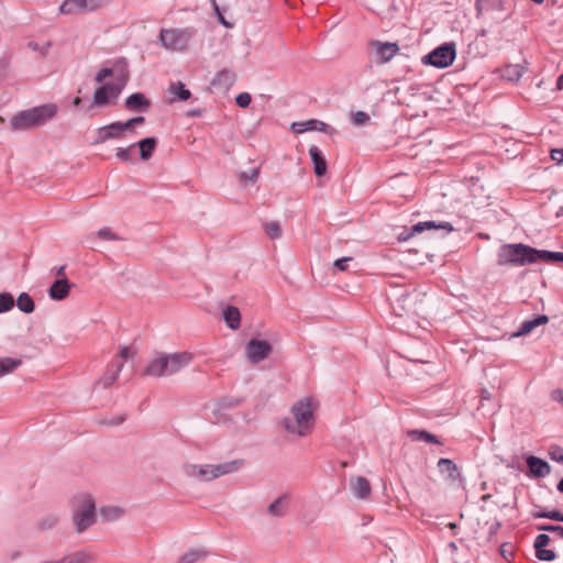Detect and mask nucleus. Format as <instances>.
Returning <instances> with one entry per match:
<instances>
[{
	"mask_svg": "<svg viewBox=\"0 0 563 563\" xmlns=\"http://www.w3.org/2000/svg\"><path fill=\"white\" fill-rule=\"evenodd\" d=\"M527 70L526 63L523 64H510L501 70L503 79L510 82H518Z\"/></svg>",
	"mask_w": 563,
	"mask_h": 563,
	"instance_id": "412c9836",
	"label": "nucleus"
},
{
	"mask_svg": "<svg viewBox=\"0 0 563 563\" xmlns=\"http://www.w3.org/2000/svg\"><path fill=\"white\" fill-rule=\"evenodd\" d=\"M538 530H541V531H548V532H553V533H555L558 537H560L561 539H563V527H562V526H554V525H541V526H538Z\"/></svg>",
	"mask_w": 563,
	"mask_h": 563,
	"instance_id": "3c124183",
	"label": "nucleus"
},
{
	"mask_svg": "<svg viewBox=\"0 0 563 563\" xmlns=\"http://www.w3.org/2000/svg\"><path fill=\"white\" fill-rule=\"evenodd\" d=\"M97 236L104 241H119L121 238L117 235L110 228H101L97 231Z\"/></svg>",
	"mask_w": 563,
	"mask_h": 563,
	"instance_id": "c03bdc74",
	"label": "nucleus"
},
{
	"mask_svg": "<svg viewBox=\"0 0 563 563\" xmlns=\"http://www.w3.org/2000/svg\"><path fill=\"white\" fill-rule=\"evenodd\" d=\"M556 488H558V490H559L560 493H562V494H563V478H562V479H560V482L558 483Z\"/></svg>",
	"mask_w": 563,
	"mask_h": 563,
	"instance_id": "774afa93",
	"label": "nucleus"
},
{
	"mask_svg": "<svg viewBox=\"0 0 563 563\" xmlns=\"http://www.w3.org/2000/svg\"><path fill=\"white\" fill-rule=\"evenodd\" d=\"M144 122H145L144 117H135V118H131L128 121L123 122V124L128 132V131L132 130L134 126L141 125Z\"/></svg>",
	"mask_w": 563,
	"mask_h": 563,
	"instance_id": "6e6d98bb",
	"label": "nucleus"
},
{
	"mask_svg": "<svg viewBox=\"0 0 563 563\" xmlns=\"http://www.w3.org/2000/svg\"><path fill=\"white\" fill-rule=\"evenodd\" d=\"M124 107L130 111L145 112L151 108V101L142 92H134L125 99Z\"/></svg>",
	"mask_w": 563,
	"mask_h": 563,
	"instance_id": "dca6fc26",
	"label": "nucleus"
},
{
	"mask_svg": "<svg viewBox=\"0 0 563 563\" xmlns=\"http://www.w3.org/2000/svg\"><path fill=\"white\" fill-rule=\"evenodd\" d=\"M126 132L123 122L115 121L107 125L100 126L96 130V137L92 142L93 145L103 144L111 140H122Z\"/></svg>",
	"mask_w": 563,
	"mask_h": 563,
	"instance_id": "9b49d317",
	"label": "nucleus"
},
{
	"mask_svg": "<svg viewBox=\"0 0 563 563\" xmlns=\"http://www.w3.org/2000/svg\"><path fill=\"white\" fill-rule=\"evenodd\" d=\"M55 103H45L18 112L11 118L10 125L14 131H25L44 125L57 114Z\"/></svg>",
	"mask_w": 563,
	"mask_h": 563,
	"instance_id": "7ed1b4c3",
	"label": "nucleus"
},
{
	"mask_svg": "<svg viewBox=\"0 0 563 563\" xmlns=\"http://www.w3.org/2000/svg\"><path fill=\"white\" fill-rule=\"evenodd\" d=\"M548 455H549L550 460L558 462V463H563V448L562 446H560L558 444L550 445L549 450H548Z\"/></svg>",
	"mask_w": 563,
	"mask_h": 563,
	"instance_id": "79ce46f5",
	"label": "nucleus"
},
{
	"mask_svg": "<svg viewBox=\"0 0 563 563\" xmlns=\"http://www.w3.org/2000/svg\"><path fill=\"white\" fill-rule=\"evenodd\" d=\"M556 88L563 90V74L556 80Z\"/></svg>",
	"mask_w": 563,
	"mask_h": 563,
	"instance_id": "0e129e2a",
	"label": "nucleus"
},
{
	"mask_svg": "<svg viewBox=\"0 0 563 563\" xmlns=\"http://www.w3.org/2000/svg\"><path fill=\"white\" fill-rule=\"evenodd\" d=\"M273 346L265 340L251 339L245 346V356L252 364L264 361L272 352Z\"/></svg>",
	"mask_w": 563,
	"mask_h": 563,
	"instance_id": "9d476101",
	"label": "nucleus"
},
{
	"mask_svg": "<svg viewBox=\"0 0 563 563\" xmlns=\"http://www.w3.org/2000/svg\"><path fill=\"white\" fill-rule=\"evenodd\" d=\"M369 115L364 111H357L352 115V123L354 125H364L369 121Z\"/></svg>",
	"mask_w": 563,
	"mask_h": 563,
	"instance_id": "de8ad7c7",
	"label": "nucleus"
},
{
	"mask_svg": "<svg viewBox=\"0 0 563 563\" xmlns=\"http://www.w3.org/2000/svg\"><path fill=\"white\" fill-rule=\"evenodd\" d=\"M81 1L82 0H65L59 7V12L62 14H75L84 12Z\"/></svg>",
	"mask_w": 563,
	"mask_h": 563,
	"instance_id": "72a5a7b5",
	"label": "nucleus"
},
{
	"mask_svg": "<svg viewBox=\"0 0 563 563\" xmlns=\"http://www.w3.org/2000/svg\"><path fill=\"white\" fill-rule=\"evenodd\" d=\"M65 269H66V266H65V265H62V266L57 267V268H56V273H55V274H56V276H57L58 278H66V277H65Z\"/></svg>",
	"mask_w": 563,
	"mask_h": 563,
	"instance_id": "052dcab7",
	"label": "nucleus"
},
{
	"mask_svg": "<svg viewBox=\"0 0 563 563\" xmlns=\"http://www.w3.org/2000/svg\"><path fill=\"white\" fill-rule=\"evenodd\" d=\"M532 517L534 519H541L547 518L555 521H561V512L559 510H551V511H534L532 512Z\"/></svg>",
	"mask_w": 563,
	"mask_h": 563,
	"instance_id": "37998d69",
	"label": "nucleus"
},
{
	"mask_svg": "<svg viewBox=\"0 0 563 563\" xmlns=\"http://www.w3.org/2000/svg\"><path fill=\"white\" fill-rule=\"evenodd\" d=\"M551 398H552V400L563 405V390L562 389H554L551 393Z\"/></svg>",
	"mask_w": 563,
	"mask_h": 563,
	"instance_id": "bf43d9fd",
	"label": "nucleus"
},
{
	"mask_svg": "<svg viewBox=\"0 0 563 563\" xmlns=\"http://www.w3.org/2000/svg\"><path fill=\"white\" fill-rule=\"evenodd\" d=\"M121 73L118 75V80L108 82L96 89L92 102L97 107L110 104L119 98L129 80L128 63L120 62Z\"/></svg>",
	"mask_w": 563,
	"mask_h": 563,
	"instance_id": "0eeeda50",
	"label": "nucleus"
},
{
	"mask_svg": "<svg viewBox=\"0 0 563 563\" xmlns=\"http://www.w3.org/2000/svg\"><path fill=\"white\" fill-rule=\"evenodd\" d=\"M551 159L555 161L558 164L563 163V148H553L550 152Z\"/></svg>",
	"mask_w": 563,
	"mask_h": 563,
	"instance_id": "4d7b16f0",
	"label": "nucleus"
},
{
	"mask_svg": "<svg viewBox=\"0 0 563 563\" xmlns=\"http://www.w3.org/2000/svg\"><path fill=\"white\" fill-rule=\"evenodd\" d=\"M101 515L107 520H115L122 516V509L115 506L104 507L101 509Z\"/></svg>",
	"mask_w": 563,
	"mask_h": 563,
	"instance_id": "a19ab883",
	"label": "nucleus"
},
{
	"mask_svg": "<svg viewBox=\"0 0 563 563\" xmlns=\"http://www.w3.org/2000/svg\"><path fill=\"white\" fill-rule=\"evenodd\" d=\"M291 417L283 419L282 423L288 433L306 437L314 424V406L311 398L306 397L296 401L291 407Z\"/></svg>",
	"mask_w": 563,
	"mask_h": 563,
	"instance_id": "f03ea898",
	"label": "nucleus"
},
{
	"mask_svg": "<svg viewBox=\"0 0 563 563\" xmlns=\"http://www.w3.org/2000/svg\"><path fill=\"white\" fill-rule=\"evenodd\" d=\"M120 62H126L125 59H119L118 62H115L114 66L112 68H108V67H104V68H101L96 77H95V80L99 84L103 82L106 80V78L108 77H111V76H114L115 77V80H118V75L121 73V66L118 65Z\"/></svg>",
	"mask_w": 563,
	"mask_h": 563,
	"instance_id": "7c9ffc66",
	"label": "nucleus"
},
{
	"mask_svg": "<svg viewBox=\"0 0 563 563\" xmlns=\"http://www.w3.org/2000/svg\"><path fill=\"white\" fill-rule=\"evenodd\" d=\"M222 318L227 325L232 330H238L241 325V312L234 306H228L222 311Z\"/></svg>",
	"mask_w": 563,
	"mask_h": 563,
	"instance_id": "5701e85b",
	"label": "nucleus"
},
{
	"mask_svg": "<svg viewBox=\"0 0 563 563\" xmlns=\"http://www.w3.org/2000/svg\"><path fill=\"white\" fill-rule=\"evenodd\" d=\"M481 397L482 400H489L492 398V394L487 389H482Z\"/></svg>",
	"mask_w": 563,
	"mask_h": 563,
	"instance_id": "e2e57ef3",
	"label": "nucleus"
},
{
	"mask_svg": "<svg viewBox=\"0 0 563 563\" xmlns=\"http://www.w3.org/2000/svg\"><path fill=\"white\" fill-rule=\"evenodd\" d=\"M258 174H260L258 168H251L250 170L241 172L240 179L242 181H255L258 177Z\"/></svg>",
	"mask_w": 563,
	"mask_h": 563,
	"instance_id": "09e8293b",
	"label": "nucleus"
},
{
	"mask_svg": "<svg viewBox=\"0 0 563 563\" xmlns=\"http://www.w3.org/2000/svg\"><path fill=\"white\" fill-rule=\"evenodd\" d=\"M350 487L353 495L358 499H366L372 490L369 482L363 476L352 478Z\"/></svg>",
	"mask_w": 563,
	"mask_h": 563,
	"instance_id": "a211bd4d",
	"label": "nucleus"
},
{
	"mask_svg": "<svg viewBox=\"0 0 563 563\" xmlns=\"http://www.w3.org/2000/svg\"><path fill=\"white\" fill-rule=\"evenodd\" d=\"M408 437L412 441L417 442H428V443H435V444H442L441 441L435 437L434 434L426 431V430H410L408 431Z\"/></svg>",
	"mask_w": 563,
	"mask_h": 563,
	"instance_id": "cd10ccee",
	"label": "nucleus"
},
{
	"mask_svg": "<svg viewBox=\"0 0 563 563\" xmlns=\"http://www.w3.org/2000/svg\"><path fill=\"white\" fill-rule=\"evenodd\" d=\"M264 229H265V232L266 234L272 239V240H277L282 236L283 234V231H282V228H280V224L279 222L277 221H271V222H266L264 224Z\"/></svg>",
	"mask_w": 563,
	"mask_h": 563,
	"instance_id": "4c0bfd02",
	"label": "nucleus"
},
{
	"mask_svg": "<svg viewBox=\"0 0 563 563\" xmlns=\"http://www.w3.org/2000/svg\"><path fill=\"white\" fill-rule=\"evenodd\" d=\"M536 556L540 561L551 562V561L555 560L556 554L553 550H548V549L543 548V549L536 551Z\"/></svg>",
	"mask_w": 563,
	"mask_h": 563,
	"instance_id": "a18cd8bd",
	"label": "nucleus"
},
{
	"mask_svg": "<svg viewBox=\"0 0 563 563\" xmlns=\"http://www.w3.org/2000/svg\"><path fill=\"white\" fill-rule=\"evenodd\" d=\"M243 465L242 460H233L217 465L213 464H191L183 466L186 476L200 482H210L221 476L236 472Z\"/></svg>",
	"mask_w": 563,
	"mask_h": 563,
	"instance_id": "20e7f679",
	"label": "nucleus"
},
{
	"mask_svg": "<svg viewBox=\"0 0 563 563\" xmlns=\"http://www.w3.org/2000/svg\"><path fill=\"white\" fill-rule=\"evenodd\" d=\"M309 155L313 164V170L317 176H323L327 173V162L321 150L317 145L309 147Z\"/></svg>",
	"mask_w": 563,
	"mask_h": 563,
	"instance_id": "6ab92c4d",
	"label": "nucleus"
},
{
	"mask_svg": "<svg viewBox=\"0 0 563 563\" xmlns=\"http://www.w3.org/2000/svg\"><path fill=\"white\" fill-rule=\"evenodd\" d=\"M168 91L174 97V99L181 101L188 100L191 96L190 90L187 89L181 81L172 82Z\"/></svg>",
	"mask_w": 563,
	"mask_h": 563,
	"instance_id": "c85d7f7f",
	"label": "nucleus"
},
{
	"mask_svg": "<svg viewBox=\"0 0 563 563\" xmlns=\"http://www.w3.org/2000/svg\"><path fill=\"white\" fill-rule=\"evenodd\" d=\"M71 288V284L67 278H57L49 287L48 295L53 300L65 299Z\"/></svg>",
	"mask_w": 563,
	"mask_h": 563,
	"instance_id": "f3484780",
	"label": "nucleus"
},
{
	"mask_svg": "<svg viewBox=\"0 0 563 563\" xmlns=\"http://www.w3.org/2000/svg\"><path fill=\"white\" fill-rule=\"evenodd\" d=\"M200 114H201V111H200V110H198V109H197V110H196V109H195V110H190V111L188 112V115H190V117H198V115H200Z\"/></svg>",
	"mask_w": 563,
	"mask_h": 563,
	"instance_id": "338daca9",
	"label": "nucleus"
},
{
	"mask_svg": "<svg viewBox=\"0 0 563 563\" xmlns=\"http://www.w3.org/2000/svg\"><path fill=\"white\" fill-rule=\"evenodd\" d=\"M286 501L287 496H279L276 500H274L267 508V511L273 517H283L286 510Z\"/></svg>",
	"mask_w": 563,
	"mask_h": 563,
	"instance_id": "473e14b6",
	"label": "nucleus"
},
{
	"mask_svg": "<svg viewBox=\"0 0 563 563\" xmlns=\"http://www.w3.org/2000/svg\"><path fill=\"white\" fill-rule=\"evenodd\" d=\"M526 463H527V466H528V476L529 477H532V478H544L547 476H549L552 472V467L551 465L538 457V456H534V455H529L526 457Z\"/></svg>",
	"mask_w": 563,
	"mask_h": 563,
	"instance_id": "ddd939ff",
	"label": "nucleus"
},
{
	"mask_svg": "<svg viewBox=\"0 0 563 563\" xmlns=\"http://www.w3.org/2000/svg\"><path fill=\"white\" fill-rule=\"evenodd\" d=\"M64 563H93L95 556L87 550H79L62 558Z\"/></svg>",
	"mask_w": 563,
	"mask_h": 563,
	"instance_id": "a878e982",
	"label": "nucleus"
},
{
	"mask_svg": "<svg viewBox=\"0 0 563 563\" xmlns=\"http://www.w3.org/2000/svg\"><path fill=\"white\" fill-rule=\"evenodd\" d=\"M58 521L59 517L56 514H49L40 520V527L42 530H49L53 529Z\"/></svg>",
	"mask_w": 563,
	"mask_h": 563,
	"instance_id": "ea45409f",
	"label": "nucleus"
},
{
	"mask_svg": "<svg viewBox=\"0 0 563 563\" xmlns=\"http://www.w3.org/2000/svg\"><path fill=\"white\" fill-rule=\"evenodd\" d=\"M317 123L318 124L316 125L314 131H321V132H325L327 131L328 124H325L324 122L319 121V120H317Z\"/></svg>",
	"mask_w": 563,
	"mask_h": 563,
	"instance_id": "680f3d73",
	"label": "nucleus"
},
{
	"mask_svg": "<svg viewBox=\"0 0 563 563\" xmlns=\"http://www.w3.org/2000/svg\"><path fill=\"white\" fill-rule=\"evenodd\" d=\"M368 46L374 51L379 64L389 63L400 49L396 42H382L378 40L369 41Z\"/></svg>",
	"mask_w": 563,
	"mask_h": 563,
	"instance_id": "f8f14e48",
	"label": "nucleus"
},
{
	"mask_svg": "<svg viewBox=\"0 0 563 563\" xmlns=\"http://www.w3.org/2000/svg\"><path fill=\"white\" fill-rule=\"evenodd\" d=\"M533 257L534 263L542 261L545 263H554L562 262L563 263V252H553L547 250H537L533 247Z\"/></svg>",
	"mask_w": 563,
	"mask_h": 563,
	"instance_id": "393cba45",
	"label": "nucleus"
},
{
	"mask_svg": "<svg viewBox=\"0 0 563 563\" xmlns=\"http://www.w3.org/2000/svg\"><path fill=\"white\" fill-rule=\"evenodd\" d=\"M234 81L235 75L228 69H223L217 74V76L212 80V85L214 87L227 90L234 84Z\"/></svg>",
	"mask_w": 563,
	"mask_h": 563,
	"instance_id": "bb28decb",
	"label": "nucleus"
},
{
	"mask_svg": "<svg viewBox=\"0 0 563 563\" xmlns=\"http://www.w3.org/2000/svg\"><path fill=\"white\" fill-rule=\"evenodd\" d=\"M353 258L347 256V257H342V258H338L334 261L333 263V266L336 271L339 272H344L349 267V263L352 261Z\"/></svg>",
	"mask_w": 563,
	"mask_h": 563,
	"instance_id": "864d4df0",
	"label": "nucleus"
},
{
	"mask_svg": "<svg viewBox=\"0 0 563 563\" xmlns=\"http://www.w3.org/2000/svg\"><path fill=\"white\" fill-rule=\"evenodd\" d=\"M533 247L522 243L504 244L497 252L499 266H527L534 264Z\"/></svg>",
	"mask_w": 563,
	"mask_h": 563,
	"instance_id": "39448f33",
	"label": "nucleus"
},
{
	"mask_svg": "<svg viewBox=\"0 0 563 563\" xmlns=\"http://www.w3.org/2000/svg\"><path fill=\"white\" fill-rule=\"evenodd\" d=\"M140 148V157L143 161H147L153 156V153L157 145V140L155 137H145L135 143Z\"/></svg>",
	"mask_w": 563,
	"mask_h": 563,
	"instance_id": "b1692460",
	"label": "nucleus"
},
{
	"mask_svg": "<svg viewBox=\"0 0 563 563\" xmlns=\"http://www.w3.org/2000/svg\"><path fill=\"white\" fill-rule=\"evenodd\" d=\"M27 47L34 52H38L42 56H46L51 47V42H46L41 46L38 43L31 41L27 43Z\"/></svg>",
	"mask_w": 563,
	"mask_h": 563,
	"instance_id": "49530a36",
	"label": "nucleus"
},
{
	"mask_svg": "<svg viewBox=\"0 0 563 563\" xmlns=\"http://www.w3.org/2000/svg\"><path fill=\"white\" fill-rule=\"evenodd\" d=\"M14 307V298L10 292L0 294V313L10 311Z\"/></svg>",
	"mask_w": 563,
	"mask_h": 563,
	"instance_id": "58836bf2",
	"label": "nucleus"
},
{
	"mask_svg": "<svg viewBox=\"0 0 563 563\" xmlns=\"http://www.w3.org/2000/svg\"><path fill=\"white\" fill-rule=\"evenodd\" d=\"M438 468L442 475H446V479L454 482L461 477L457 465L450 459L441 457L438 461Z\"/></svg>",
	"mask_w": 563,
	"mask_h": 563,
	"instance_id": "aec40b11",
	"label": "nucleus"
},
{
	"mask_svg": "<svg viewBox=\"0 0 563 563\" xmlns=\"http://www.w3.org/2000/svg\"><path fill=\"white\" fill-rule=\"evenodd\" d=\"M21 358H12V357H2L0 358V378L4 375H8L14 372L19 366H21Z\"/></svg>",
	"mask_w": 563,
	"mask_h": 563,
	"instance_id": "2f4dec72",
	"label": "nucleus"
},
{
	"mask_svg": "<svg viewBox=\"0 0 563 563\" xmlns=\"http://www.w3.org/2000/svg\"><path fill=\"white\" fill-rule=\"evenodd\" d=\"M136 144H131L128 147H118L115 157L123 163H131L134 161V150Z\"/></svg>",
	"mask_w": 563,
	"mask_h": 563,
	"instance_id": "c9c22d12",
	"label": "nucleus"
},
{
	"mask_svg": "<svg viewBox=\"0 0 563 563\" xmlns=\"http://www.w3.org/2000/svg\"><path fill=\"white\" fill-rule=\"evenodd\" d=\"M196 35L192 26L162 29L159 32L161 45L169 52L186 51Z\"/></svg>",
	"mask_w": 563,
	"mask_h": 563,
	"instance_id": "6e6552de",
	"label": "nucleus"
},
{
	"mask_svg": "<svg viewBox=\"0 0 563 563\" xmlns=\"http://www.w3.org/2000/svg\"><path fill=\"white\" fill-rule=\"evenodd\" d=\"M84 12L93 11L101 7L102 0H82L81 1Z\"/></svg>",
	"mask_w": 563,
	"mask_h": 563,
	"instance_id": "5fc2aeb1",
	"label": "nucleus"
},
{
	"mask_svg": "<svg viewBox=\"0 0 563 563\" xmlns=\"http://www.w3.org/2000/svg\"><path fill=\"white\" fill-rule=\"evenodd\" d=\"M125 420V418L123 416H120V417H117L113 421H111L110 423L111 424H120L122 423L123 421Z\"/></svg>",
	"mask_w": 563,
	"mask_h": 563,
	"instance_id": "69168bd1",
	"label": "nucleus"
},
{
	"mask_svg": "<svg viewBox=\"0 0 563 563\" xmlns=\"http://www.w3.org/2000/svg\"><path fill=\"white\" fill-rule=\"evenodd\" d=\"M548 322L549 318L545 314L538 316L531 320H525L521 322L519 329L514 333V336L527 335L537 327L547 324Z\"/></svg>",
	"mask_w": 563,
	"mask_h": 563,
	"instance_id": "4be33fe9",
	"label": "nucleus"
},
{
	"mask_svg": "<svg viewBox=\"0 0 563 563\" xmlns=\"http://www.w3.org/2000/svg\"><path fill=\"white\" fill-rule=\"evenodd\" d=\"M119 356L123 361H126L129 358H132L134 356V353L130 350L129 346H121L120 350H119Z\"/></svg>",
	"mask_w": 563,
	"mask_h": 563,
	"instance_id": "13d9d810",
	"label": "nucleus"
},
{
	"mask_svg": "<svg viewBox=\"0 0 563 563\" xmlns=\"http://www.w3.org/2000/svg\"><path fill=\"white\" fill-rule=\"evenodd\" d=\"M456 56L455 45L453 43H445L432 49L429 54L422 57L424 65H431L437 68H445L452 65Z\"/></svg>",
	"mask_w": 563,
	"mask_h": 563,
	"instance_id": "1a4fd4ad",
	"label": "nucleus"
},
{
	"mask_svg": "<svg viewBox=\"0 0 563 563\" xmlns=\"http://www.w3.org/2000/svg\"><path fill=\"white\" fill-rule=\"evenodd\" d=\"M16 306L19 310H21L24 313H31L35 309V305L31 296L26 292H22L19 295L16 299Z\"/></svg>",
	"mask_w": 563,
	"mask_h": 563,
	"instance_id": "f704fd0d",
	"label": "nucleus"
},
{
	"mask_svg": "<svg viewBox=\"0 0 563 563\" xmlns=\"http://www.w3.org/2000/svg\"><path fill=\"white\" fill-rule=\"evenodd\" d=\"M251 95L249 92H241L236 96L235 102L240 108H246L251 103Z\"/></svg>",
	"mask_w": 563,
	"mask_h": 563,
	"instance_id": "603ef678",
	"label": "nucleus"
},
{
	"mask_svg": "<svg viewBox=\"0 0 563 563\" xmlns=\"http://www.w3.org/2000/svg\"><path fill=\"white\" fill-rule=\"evenodd\" d=\"M192 361L189 352L165 353L158 352L147 363L143 371L144 376L161 378L169 377L179 373Z\"/></svg>",
	"mask_w": 563,
	"mask_h": 563,
	"instance_id": "f257e3e1",
	"label": "nucleus"
},
{
	"mask_svg": "<svg viewBox=\"0 0 563 563\" xmlns=\"http://www.w3.org/2000/svg\"><path fill=\"white\" fill-rule=\"evenodd\" d=\"M430 229H441V230H444L445 233H450L453 231V225L450 223V222H440V223H435L434 221H423V222H418L416 223L415 225L411 227L410 229V232L408 233H402L400 236H399V240L401 241H406L408 240L412 234L415 233H421L426 230H430Z\"/></svg>",
	"mask_w": 563,
	"mask_h": 563,
	"instance_id": "4468645a",
	"label": "nucleus"
},
{
	"mask_svg": "<svg viewBox=\"0 0 563 563\" xmlns=\"http://www.w3.org/2000/svg\"><path fill=\"white\" fill-rule=\"evenodd\" d=\"M208 551L205 549H192L186 552L178 563H197L208 556Z\"/></svg>",
	"mask_w": 563,
	"mask_h": 563,
	"instance_id": "c756f323",
	"label": "nucleus"
},
{
	"mask_svg": "<svg viewBox=\"0 0 563 563\" xmlns=\"http://www.w3.org/2000/svg\"><path fill=\"white\" fill-rule=\"evenodd\" d=\"M73 521L78 533L86 531L96 521V505L88 494H79L73 498Z\"/></svg>",
	"mask_w": 563,
	"mask_h": 563,
	"instance_id": "423d86ee",
	"label": "nucleus"
},
{
	"mask_svg": "<svg viewBox=\"0 0 563 563\" xmlns=\"http://www.w3.org/2000/svg\"><path fill=\"white\" fill-rule=\"evenodd\" d=\"M550 537L545 533L537 536L533 542L534 550L538 551L540 549L545 548L550 543Z\"/></svg>",
	"mask_w": 563,
	"mask_h": 563,
	"instance_id": "8fccbe9b",
	"label": "nucleus"
},
{
	"mask_svg": "<svg viewBox=\"0 0 563 563\" xmlns=\"http://www.w3.org/2000/svg\"><path fill=\"white\" fill-rule=\"evenodd\" d=\"M123 368V362L111 364L104 374L96 382L97 388L106 389L113 385Z\"/></svg>",
	"mask_w": 563,
	"mask_h": 563,
	"instance_id": "2eb2a0df",
	"label": "nucleus"
},
{
	"mask_svg": "<svg viewBox=\"0 0 563 563\" xmlns=\"http://www.w3.org/2000/svg\"><path fill=\"white\" fill-rule=\"evenodd\" d=\"M317 124V120L311 119L303 122H294L290 128L294 133L301 134L307 131H314Z\"/></svg>",
	"mask_w": 563,
	"mask_h": 563,
	"instance_id": "e433bc0d",
	"label": "nucleus"
}]
</instances>
